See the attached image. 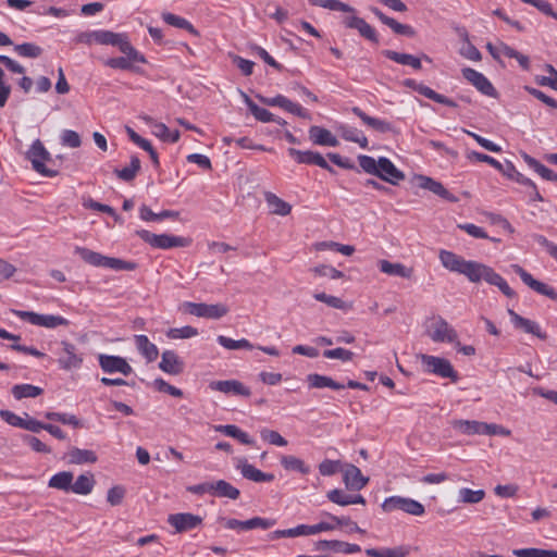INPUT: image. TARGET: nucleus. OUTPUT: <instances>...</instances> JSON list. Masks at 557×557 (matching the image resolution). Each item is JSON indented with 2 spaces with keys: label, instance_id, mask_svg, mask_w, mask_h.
Listing matches in <instances>:
<instances>
[{
  "label": "nucleus",
  "instance_id": "1",
  "mask_svg": "<svg viewBox=\"0 0 557 557\" xmlns=\"http://www.w3.org/2000/svg\"><path fill=\"white\" fill-rule=\"evenodd\" d=\"M438 259L446 270L465 275L471 283L476 284L484 281L490 285L498 287L508 298L517 296L506 280L487 264L474 260H466L461 256L445 249L440 250Z\"/></svg>",
  "mask_w": 557,
  "mask_h": 557
},
{
  "label": "nucleus",
  "instance_id": "2",
  "mask_svg": "<svg viewBox=\"0 0 557 557\" xmlns=\"http://www.w3.org/2000/svg\"><path fill=\"white\" fill-rule=\"evenodd\" d=\"M358 162L366 173L375 175L389 184L397 185L405 178V174L385 157L375 160L370 156L361 154L358 157Z\"/></svg>",
  "mask_w": 557,
  "mask_h": 557
},
{
  "label": "nucleus",
  "instance_id": "3",
  "mask_svg": "<svg viewBox=\"0 0 557 557\" xmlns=\"http://www.w3.org/2000/svg\"><path fill=\"white\" fill-rule=\"evenodd\" d=\"M75 253H77L86 263L94 267L109 268L116 271H133L136 269V263L134 262L107 257L85 247L76 246Z\"/></svg>",
  "mask_w": 557,
  "mask_h": 557
},
{
  "label": "nucleus",
  "instance_id": "4",
  "mask_svg": "<svg viewBox=\"0 0 557 557\" xmlns=\"http://www.w3.org/2000/svg\"><path fill=\"white\" fill-rule=\"evenodd\" d=\"M137 235L147 244L158 249H170L175 247H188L191 240L170 234H154L146 230L137 232Z\"/></svg>",
  "mask_w": 557,
  "mask_h": 557
},
{
  "label": "nucleus",
  "instance_id": "5",
  "mask_svg": "<svg viewBox=\"0 0 557 557\" xmlns=\"http://www.w3.org/2000/svg\"><path fill=\"white\" fill-rule=\"evenodd\" d=\"M419 358L424 367V371L441 377L450 379L453 382L458 381V373L455 371L449 360L425 354H421Z\"/></svg>",
  "mask_w": 557,
  "mask_h": 557
},
{
  "label": "nucleus",
  "instance_id": "6",
  "mask_svg": "<svg viewBox=\"0 0 557 557\" xmlns=\"http://www.w3.org/2000/svg\"><path fill=\"white\" fill-rule=\"evenodd\" d=\"M26 158L32 162L33 169L46 177H54L58 172L45 165V162L51 160L49 151L45 148L40 139H36L26 153Z\"/></svg>",
  "mask_w": 557,
  "mask_h": 557
},
{
  "label": "nucleus",
  "instance_id": "7",
  "mask_svg": "<svg viewBox=\"0 0 557 557\" xmlns=\"http://www.w3.org/2000/svg\"><path fill=\"white\" fill-rule=\"evenodd\" d=\"M382 509L385 512L401 510L408 515L417 517L422 516L425 512V508L421 503L412 498L401 496H391L385 498L382 504Z\"/></svg>",
  "mask_w": 557,
  "mask_h": 557
},
{
  "label": "nucleus",
  "instance_id": "8",
  "mask_svg": "<svg viewBox=\"0 0 557 557\" xmlns=\"http://www.w3.org/2000/svg\"><path fill=\"white\" fill-rule=\"evenodd\" d=\"M469 159H474L480 162H485L502 172L508 178L516 181L517 183H529V178L518 172L515 165L510 161H506L504 164L496 159L476 151H471L468 154Z\"/></svg>",
  "mask_w": 557,
  "mask_h": 557
},
{
  "label": "nucleus",
  "instance_id": "9",
  "mask_svg": "<svg viewBox=\"0 0 557 557\" xmlns=\"http://www.w3.org/2000/svg\"><path fill=\"white\" fill-rule=\"evenodd\" d=\"M429 337L435 343H455L458 334L455 329L442 317H435L426 331Z\"/></svg>",
  "mask_w": 557,
  "mask_h": 557
},
{
  "label": "nucleus",
  "instance_id": "10",
  "mask_svg": "<svg viewBox=\"0 0 557 557\" xmlns=\"http://www.w3.org/2000/svg\"><path fill=\"white\" fill-rule=\"evenodd\" d=\"M13 313L21 318L24 321L29 322L33 325L44 326L47 329H55L61 325H69V321L61 317L54 314H39L33 311H21L14 310Z\"/></svg>",
  "mask_w": 557,
  "mask_h": 557
},
{
  "label": "nucleus",
  "instance_id": "11",
  "mask_svg": "<svg viewBox=\"0 0 557 557\" xmlns=\"http://www.w3.org/2000/svg\"><path fill=\"white\" fill-rule=\"evenodd\" d=\"M185 310L193 315L207 319H220L227 314L228 308L223 304L185 302Z\"/></svg>",
  "mask_w": 557,
  "mask_h": 557
},
{
  "label": "nucleus",
  "instance_id": "12",
  "mask_svg": "<svg viewBox=\"0 0 557 557\" xmlns=\"http://www.w3.org/2000/svg\"><path fill=\"white\" fill-rule=\"evenodd\" d=\"M128 48L129 50L121 51L125 57L110 58L104 61V65L115 70L137 71L134 63H146V58L131 42Z\"/></svg>",
  "mask_w": 557,
  "mask_h": 557
},
{
  "label": "nucleus",
  "instance_id": "13",
  "mask_svg": "<svg viewBox=\"0 0 557 557\" xmlns=\"http://www.w3.org/2000/svg\"><path fill=\"white\" fill-rule=\"evenodd\" d=\"M257 97L265 106L280 107V108L284 109L285 111H287L292 114H295L301 119L311 120V115L306 109H304L298 103L290 101L288 98H286L283 95H277L275 97H264V96L258 95Z\"/></svg>",
  "mask_w": 557,
  "mask_h": 557
},
{
  "label": "nucleus",
  "instance_id": "14",
  "mask_svg": "<svg viewBox=\"0 0 557 557\" xmlns=\"http://www.w3.org/2000/svg\"><path fill=\"white\" fill-rule=\"evenodd\" d=\"M511 269L516 274L520 276L521 281L531 289H533L540 295L548 297L552 300H557V292L554 287L535 280L529 272H527L519 264H512Z\"/></svg>",
  "mask_w": 557,
  "mask_h": 557
},
{
  "label": "nucleus",
  "instance_id": "15",
  "mask_svg": "<svg viewBox=\"0 0 557 557\" xmlns=\"http://www.w3.org/2000/svg\"><path fill=\"white\" fill-rule=\"evenodd\" d=\"M99 366L106 373H122L123 375H129L133 372V368L126 361L125 358L113 355L101 354L98 357Z\"/></svg>",
  "mask_w": 557,
  "mask_h": 557
},
{
  "label": "nucleus",
  "instance_id": "16",
  "mask_svg": "<svg viewBox=\"0 0 557 557\" xmlns=\"http://www.w3.org/2000/svg\"><path fill=\"white\" fill-rule=\"evenodd\" d=\"M61 345L62 354L58 359L59 367L66 371L81 368L84 358L83 355L78 352L76 346L65 341H63Z\"/></svg>",
  "mask_w": 557,
  "mask_h": 557
},
{
  "label": "nucleus",
  "instance_id": "17",
  "mask_svg": "<svg viewBox=\"0 0 557 557\" xmlns=\"http://www.w3.org/2000/svg\"><path fill=\"white\" fill-rule=\"evenodd\" d=\"M288 154L292 158H294L297 163L314 164L329 171L330 173H334V169L326 162V160L319 152L311 150L301 151L295 148H289Z\"/></svg>",
  "mask_w": 557,
  "mask_h": 557
},
{
  "label": "nucleus",
  "instance_id": "18",
  "mask_svg": "<svg viewBox=\"0 0 557 557\" xmlns=\"http://www.w3.org/2000/svg\"><path fill=\"white\" fill-rule=\"evenodd\" d=\"M461 72L463 78L473 85L480 92L488 97L496 96V89L482 73L471 67H465Z\"/></svg>",
  "mask_w": 557,
  "mask_h": 557
},
{
  "label": "nucleus",
  "instance_id": "19",
  "mask_svg": "<svg viewBox=\"0 0 557 557\" xmlns=\"http://www.w3.org/2000/svg\"><path fill=\"white\" fill-rule=\"evenodd\" d=\"M404 86H406L410 89H413L414 91L419 92L420 95L424 96L425 98L431 99L437 103L445 104V106H448L451 108L457 107V103L454 100L447 98L444 95H441V94L434 91L432 88H430L421 83H417L412 78L405 79Z\"/></svg>",
  "mask_w": 557,
  "mask_h": 557
},
{
  "label": "nucleus",
  "instance_id": "20",
  "mask_svg": "<svg viewBox=\"0 0 557 557\" xmlns=\"http://www.w3.org/2000/svg\"><path fill=\"white\" fill-rule=\"evenodd\" d=\"M168 522L176 532L183 533L199 527L202 523V518L189 512L174 513L169 516Z\"/></svg>",
  "mask_w": 557,
  "mask_h": 557
},
{
  "label": "nucleus",
  "instance_id": "21",
  "mask_svg": "<svg viewBox=\"0 0 557 557\" xmlns=\"http://www.w3.org/2000/svg\"><path fill=\"white\" fill-rule=\"evenodd\" d=\"M209 387L212 391H216L225 395H238L244 397H249L251 395L249 387L245 386L237 380L212 381L209 384Z\"/></svg>",
  "mask_w": 557,
  "mask_h": 557
},
{
  "label": "nucleus",
  "instance_id": "22",
  "mask_svg": "<svg viewBox=\"0 0 557 557\" xmlns=\"http://www.w3.org/2000/svg\"><path fill=\"white\" fill-rule=\"evenodd\" d=\"M236 469L240 471L242 475L252 482H272L275 476L273 473L262 472L255 466L248 463L246 458H238L236 462Z\"/></svg>",
  "mask_w": 557,
  "mask_h": 557
},
{
  "label": "nucleus",
  "instance_id": "23",
  "mask_svg": "<svg viewBox=\"0 0 557 557\" xmlns=\"http://www.w3.org/2000/svg\"><path fill=\"white\" fill-rule=\"evenodd\" d=\"M96 42L99 45H110L117 47L120 51L128 48V36L123 33H113L111 30H96Z\"/></svg>",
  "mask_w": 557,
  "mask_h": 557
},
{
  "label": "nucleus",
  "instance_id": "24",
  "mask_svg": "<svg viewBox=\"0 0 557 557\" xmlns=\"http://www.w3.org/2000/svg\"><path fill=\"white\" fill-rule=\"evenodd\" d=\"M507 312H508L515 327L521 329L525 333L532 334V335L539 337L540 339L544 341L547 338V334L541 330V326L536 322L521 317L520 314L515 312L512 309H508Z\"/></svg>",
  "mask_w": 557,
  "mask_h": 557
},
{
  "label": "nucleus",
  "instance_id": "25",
  "mask_svg": "<svg viewBox=\"0 0 557 557\" xmlns=\"http://www.w3.org/2000/svg\"><path fill=\"white\" fill-rule=\"evenodd\" d=\"M344 24L348 28L358 30L360 36L368 39L369 41L379 44V36L376 34V30L363 18L355 15L348 16L344 20Z\"/></svg>",
  "mask_w": 557,
  "mask_h": 557
},
{
  "label": "nucleus",
  "instance_id": "26",
  "mask_svg": "<svg viewBox=\"0 0 557 557\" xmlns=\"http://www.w3.org/2000/svg\"><path fill=\"white\" fill-rule=\"evenodd\" d=\"M370 11L386 26H388L395 34L413 37L416 30L407 24H401L395 18L385 15L379 8L370 7Z\"/></svg>",
  "mask_w": 557,
  "mask_h": 557
},
{
  "label": "nucleus",
  "instance_id": "27",
  "mask_svg": "<svg viewBox=\"0 0 557 557\" xmlns=\"http://www.w3.org/2000/svg\"><path fill=\"white\" fill-rule=\"evenodd\" d=\"M160 370L171 375H178L184 371V362L173 350H164L159 363Z\"/></svg>",
  "mask_w": 557,
  "mask_h": 557
},
{
  "label": "nucleus",
  "instance_id": "28",
  "mask_svg": "<svg viewBox=\"0 0 557 557\" xmlns=\"http://www.w3.org/2000/svg\"><path fill=\"white\" fill-rule=\"evenodd\" d=\"M343 480L346 487L351 491H360L369 482V478L363 476L360 469L354 465L346 466Z\"/></svg>",
  "mask_w": 557,
  "mask_h": 557
},
{
  "label": "nucleus",
  "instance_id": "29",
  "mask_svg": "<svg viewBox=\"0 0 557 557\" xmlns=\"http://www.w3.org/2000/svg\"><path fill=\"white\" fill-rule=\"evenodd\" d=\"M414 181L420 188L430 190L446 200L456 201V198L443 186L442 183L424 175L416 176Z\"/></svg>",
  "mask_w": 557,
  "mask_h": 557
},
{
  "label": "nucleus",
  "instance_id": "30",
  "mask_svg": "<svg viewBox=\"0 0 557 557\" xmlns=\"http://www.w3.org/2000/svg\"><path fill=\"white\" fill-rule=\"evenodd\" d=\"M315 549L317 550H333L335 553H344V554H355L359 553L361 550L360 546L357 544H349L346 542L332 540V541H318L315 543Z\"/></svg>",
  "mask_w": 557,
  "mask_h": 557
},
{
  "label": "nucleus",
  "instance_id": "31",
  "mask_svg": "<svg viewBox=\"0 0 557 557\" xmlns=\"http://www.w3.org/2000/svg\"><path fill=\"white\" fill-rule=\"evenodd\" d=\"M380 271L389 276H397L410 280L413 275V269L408 268L400 262H391L388 260H380L377 262Z\"/></svg>",
  "mask_w": 557,
  "mask_h": 557
},
{
  "label": "nucleus",
  "instance_id": "32",
  "mask_svg": "<svg viewBox=\"0 0 557 557\" xmlns=\"http://www.w3.org/2000/svg\"><path fill=\"white\" fill-rule=\"evenodd\" d=\"M351 112L358 116L367 126L379 133H388L393 131V126L389 122L368 115L359 107L351 108Z\"/></svg>",
  "mask_w": 557,
  "mask_h": 557
},
{
  "label": "nucleus",
  "instance_id": "33",
  "mask_svg": "<svg viewBox=\"0 0 557 557\" xmlns=\"http://www.w3.org/2000/svg\"><path fill=\"white\" fill-rule=\"evenodd\" d=\"M309 139L319 146L337 147L339 145L337 138L329 129L317 125L309 128Z\"/></svg>",
  "mask_w": 557,
  "mask_h": 557
},
{
  "label": "nucleus",
  "instance_id": "34",
  "mask_svg": "<svg viewBox=\"0 0 557 557\" xmlns=\"http://www.w3.org/2000/svg\"><path fill=\"white\" fill-rule=\"evenodd\" d=\"M382 54L397 64L407 65L413 70H421L422 67L421 59L410 53L383 50Z\"/></svg>",
  "mask_w": 557,
  "mask_h": 557
},
{
  "label": "nucleus",
  "instance_id": "35",
  "mask_svg": "<svg viewBox=\"0 0 557 557\" xmlns=\"http://www.w3.org/2000/svg\"><path fill=\"white\" fill-rule=\"evenodd\" d=\"M134 341L137 350L144 358H146L147 362H152L158 358V347L151 343L146 335H135Z\"/></svg>",
  "mask_w": 557,
  "mask_h": 557
},
{
  "label": "nucleus",
  "instance_id": "36",
  "mask_svg": "<svg viewBox=\"0 0 557 557\" xmlns=\"http://www.w3.org/2000/svg\"><path fill=\"white\" fill-rule=\"evenodd\" d=\"M337 131L344 140L358 144L363 149L368 148V138L360 129L346 124H342L338 126Z\"/></svg>",
  "mask_w": 557,
  "mask_h": 557
},
{
  "label": "nucleus",
  "instance_id": "37",
  "mask_svg": "<svg viewBox=\"0 0 557 557\" xmlns=\"http://www.w3.org/2000/svg\"><path fill=\"white\" fill-rule=\"evenodd\" d=\"M307 382L309 384V387H311V388H325V387H329V388H332V389H335V391H339V389H344L345 388L344 384L335 382L332 377L325 376V375H321V374H317V373L308 374L307 375Z\"/></svg>",
  "mask_w": 557,
  "mask_h": 557
},
{
  "label": "nucleus",
  "instance_id": "38",
  "mask_svg": "<svg viewBox=\"0 0 557 557\" xmlns=\"http://www.w3.org/2000/svg\"><path fill=\"white\" fill-rule=\"evenodd\" d=\"M264 198L271 213L282 216L290 213L292 206L277 197L275 194L268 191L264 194Z\"/></svg>",
  "mask_w": 557,
  "mask_h": 557
},
{
  "label": "nucleus",
  "instance_id": "39",
  "mask_svg": "<svg viewBox=\"0 0 557 557\" xmlns=\"http://www.w3.org/2000/svg\"><path fill=\"white\" fill-rule=\"evenodd\" d=\"M450 424L454 430L465 435L482 434L483 430V422L475 420H453Z\"/></svg>",
  "mask_w": 557,
  "mask_h": 557
},
{
  "label": "nucleus",
  "instance_id": "40",
  "mask_svg": "<svg viewBox=\"0 0 557 557\" xmlns=\"http://www.w3.org/2000/svg\"><path fill=\"white\" fill-rule=\"evenodd\" d=\"M366 554L370 557H407L410 554V548L406 545L381 549L368 548Z\"/></svg>",
  "mask_w": 557,
  "mask_h": 557
},
{
  "label": "nucleus",
  "instance_id": "41",
  "mask_svg": "<svg viewBox=\"0 0 557 557\" xmlns=\"http://www.w3.org/2000/svg\"><path fill=\"white\" fill-rule=\"evenodd\" d=\"M240 495V492L237 487L233 486L225 480H218L213 482V492L212 496L215 497H225L230 499H237Z\"/></svg>",
  "mask_w": 557,
  "mask_h": 557
},
{
  "label": "nucleus",
  "instance_id": "42",
  "mask_svg": "<svg viewBox=\"0 0 557 557\" xmlns=\"http://www.w3.org/2000/svg\"><path fill=\"white\" fill-rule=\"evenodd\" d=\"M74 475L70 471H61L52 475L48 482L51 488L69 492L72 488Z\"/></svg>",
  "mask_w": 557,
  "mask_h": 557
},
{
  "label": "nucleus",
  "instance_id": "43",
  "mask_svg": "<svg viewBox=\"0 0 557 557\" xmlns=\"http://www.w3.org/2000/svg\"><path fill=\"white\" fill-rule=\"evenodd\" d=\"M522 158L524 162L529 165V168L535 171L542 178L546 181L557 182V174H555L550 169L539 162L536 159L529 156L528 153H523Z\"/></svg>",
  "mask_w": 557,
  "mask_h": 557
},
{
  "label": "nucleus",
  "instance_id": "44",
  "mask_svg": "<svg viewBox=\"0 0 557 557\" xmlns=\"http://www.w3.org/2000/svg\"><path fill=\"white\" fill-rule=\"evenodd\" d=\"M69 462L74 465L94 463L97 461V455L89 449L73 447L70 449Z\"/></svg>",
  "mask_w": 557,
  "mask_h": 557
},
{
  "label": "nucleus",
  "instance_id": "45",
  "mask_svg": "<svg viewBox=\"0 0 557 557\" xmlns=\"http://www.w3.org/2000/svg\"><path fill=\"white\" fill-rule=\"evenodd\" d=\"M95 486V478L92 473L81 474L76 481L72 482L71 491L78 495H87L91 493Z\"/></svg>",
  "mask_w": 557,
  "mask_h": 557
},
{
  "label": "nucleus",
  "instance_id": "46",
  "mask_svg": "<svg viewBox=\"0 0 557 557\" xmlns=\"http://www.w3.org/2000/svg\"><path fill=\"white\" fill-rule=\"evenodd\" d=\"M11 393L15 399L20 400L38 397L44 393V389L32 384H16L12 387Z\"/></svg>",
  "mask_w": 557,
  "mask_h": 557
},
{
  "label": "nucleus",
  "instance_id": "47",
  "mask_svg": "<svg viewBox=\"0 0 557 557\" xmlns=\"http://www.w3.org/2000/svg\"><path fill=\"white\" fill-rule=\"evenodd\" d=\"M141 168V163L138 157L133 156L128 166L123 169H115L114 174L124 182H132L135 180L137 173Z\"/></svg>",
  "mask_w": 557,
  "mask_h": 557
},
{
  "label": "nucleus",
  "instance_id": "48",
  "mask_svg": "<svg viewBox=\"0 0 557 557\" xmlns=\"http://www.w3.org/2000/svg\"><path fill=\"white\" fill-rule=\"evenodd\" d=\"M282 467L287 471H297L302 474H308L310 472L309 466H307L304 460L293 455H284L280 459Z\"/></svg>",
  "mask_w": 557,
  "mask_h": 557
},
{
  "label": "nucleus",
  "instance_id": "49",
  "mask_svg": "<svg viewBox=\"0 0 557 557\" xmlns=\"http://www.w3.org/2000/svg\"><path fill=\"white\" fill-rule=\"evenodd\" d=\"M219 432H222L226 436L234 437L238 440L242 444L252 445L253 440L244 431H242L238 426L234 424L220 425L216 428Z\"/></svg>",
  "mask_w": 557,
  "mask_h": 557
},
{
  "label": "nucleus",
  "instance_id": "50",
  "mask_svg": "<svg viewBox=\"0 0 557 557\" xmlns=\"http://www.w3.org/2000/svg\"><path fill=\"white\" fill-rule=\"evenodd\" d=\"M162 20L171 26L186 29L188 33L198 36L197 29L184 17H181L170 12H164L162 14Z\"/></svg>",
  "mask_w": 557,
  "mask_h": 557
},
{
  "label": "nucleus",
  "instance_id": "51",
  "mask_svg": "<svg viewBox=\"0 0 557 557\" xmlns=\"http://www.w3.org/2000/svg\"><path fill=\"white\" fill-rule=\"evenodd\" d=\"M313 297L315 300L324 302L329 307H332L335 309L349 310L352 308L351 304H348L336 296L327 295L325 293H315L313 295Z\"/></svg>",
  "mask_w": 557,
  "mask_h": 557
},
{
  "label": "nucleus",
  "instance_id": "52",
  "mask_svg": "<svg viewBox=\"0 0 557 557\" xmlns=\"http://www.w3.org/2000/svg\"><path fill=\"white\" fill-rule=\"evenodd\" d=\"M485 497L483 490L473 491L468 487H462L458 491V502L463 504H478Z\"/></svg>",
  "mask_w": 557,
  "mask_h": 557
},
{
  "label": "nucleus",
  "instance_id": "53",
  "mask_svg": "<svg viewBox=\"0 0 557 557\" xmlns=\"http://www.w3.org/2000/svg\"><path fill=\"white\" fill-rule=\"evenodd\" d=\"M312 5L329 9L331 11L355 12V9L339 0H309Z\"/></svg>",
  "mask_w": 557,
  "mask_h": 557
},
{
  "label": "nucleus",
  "instance_id": "54",
  "mask_svg": "<svg viewBox=\"0 0 557 557\" xmlns=\"http://www.w3.org/2000/svg\"><path fill=\"white\" fill-rule=\"evenodd\" d=\"M216 341L221 346L230 350L253 348L252 344L245 338L236 341L224 335H219Z\"/></svg>",
  "mask_w": 557,
  "mask_h": 557
},
{
  "label": "nucleus",
  "instance_id": "55",
  "mask_svg": "<svg viewBox=\"0 0 557 557\" xmlns=\"http://www.w3.org/2000/svg\"><path fill=\"white\" fill-rule=\"evenodd\" d=\"M143 121L151 126V132L154 136L159 137L160 139H162L163 141H166L168 137H169V133H170V129L169 127L163 124V123H160V122H156L151 116L149 115H144L141 116Z\"/></svg>",
  "mask_w": 557,
  "mask_h": 557
},
{
  "label": "nucleus",
  "instance_id": "56",
  "mask_svg": "<svg viewBox=\"0 0 557 557\" xmlns=\"http://www.w3.org/2000/svg\"><path fill=\"white\" fill-rule=\"evenodd\" d=\"M517 557H557V550L541 548H519L513 550Z\"/></svg>",
  "mask_w": 557,
  "mask_h": 557
},
{
  "label": "nucleus",
  "instance_id": "57",
  "mask_svg": "<svg viewBox=\"0 0 557 557\" xmlns=\"http://www.w3.org/2000/svg\"><path fill=\"white\" fill-rule=\"evenodd\" d=\"M14 50L18 53V55L25 58H38L42 52V49L39 46L32 42L16 45Z\"/></svg>",
  "mask_w": 557,
  "mask_h": 557
},
{
  "label": "nucleus",
  "instance_id": "58",
  "mask_svg": "<svg viewBox=\"0 0 557 557\" xmlns=\"http://www.w3.org/2000/svg\"><path fill=\"white\" fill-rule=\"evenodd\" d=\"M260 436L264 442H268L271 445L275 446H286L287 441L277 432L270 429H262L260 431Z\"/></svg>",
  "mask_w": 557,
  "mask_h": 557
},
{
  "label": "nucleus",
  "instance_id": "59",
  "mask_svg": "<svg viewBox=\"0 0 557 557\" xmlns=\"http://www.w3.org/2000/svg\"><path fill=\"white\" fill-rule=\"evenodd\" d=\"M274 524H275V520L264 519V518H260V517H253L249 520L244 521V530L247 531V530H252V529H257V528L267 530V529L272 528Z\"/></svg>",
  "mask_w": 557,
  "mask_h": 557
},
{
  "label": "nucleus",
  "instance_id": "60",
  "mask_svg": "<svg viewBox=\"0 0 557 557\" xmlns=\"http://www.w3.org/2000/svg\"><path fill=\"white\" fill-rule=\"evenodd\" d=\"M61 144L70 148H78L82 145L81 136L72 129H64L61 134Z\"/></svg>",
  "mask_w": 557,
  "mask_h": 557
},
{
  "label": "nucleus",
  "instance_id": "61",
  "mask_svg": "<svg viewBox=\"0 0 557 557\" xmlns=\"http://www.w3.org/2000/svg\"><path fill=\"white\" fill-rule=\"evenodd\" d=\"M326 497L334 504L339 506L350 505L351 494H347L342 490L334 488L327 492Z\"/></svg>",
  "mask_w": 557,
  "mask_h": 557
},
{
  "label": "nucleus",
  "instance_id": "62",
  "mask_svg": "<svg viewBox=\"0 0 557 557\" xmlns=\"http://www.w3.org/2000/svg\"><path fill=\"white\" fill-rule=\"evenodd\" d=\"M46 418L48 420H53L61 422L63 424H70L75 428L79 426V421L74 414L61 413V412H47Z\"/></svg>",
  "mask_w": 557,
  "mask_h": 557
},
{
  "label": "nucleus",
  "instance_id": "63",
  "mask_svg": "<svg viewBox=\"0 0 557 557\" xmlns=\"http://www.w3.org/2000/svg\"><path fill=\"white\" fill-rule=\"evenodd\" d=\"M326 359H339L342 361H350L354 358V352L345 348H334L323 351Z\"/></svg>",
  "mask_w": 557,
  "mask_h": 557
},
{
  "label": "nucleus",
  "instance_id": "64",
  "mask_svg": "<svg viewBox=\"0 0 557 557\" xmlns=\"http://www.w3.org/2000/svg\"><path fill=\"white\" fill-rule=\"evenodd\" d=\"M196 335H198L197 329H195V327H193L190 325H186V326H183V327L171 329L168 332V336L170 338H190V337H194Z\"/></svg>",
  "mask_w": 557,
  "mask_h": 557
}]
</instances>
